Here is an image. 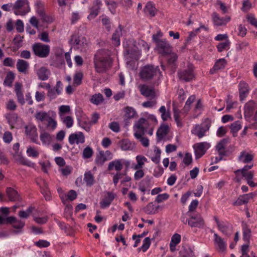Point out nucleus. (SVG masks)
Instances as JSON below:
<instances>
[{
    "instance_id": "f257e3e1",
    "label": "nucleus",
    "mask_w": 257,
    "mask_h": 257,
    "mask_svg": "<svg viewBox=\"0 0 257 257\" xmlns=\"http://www.w3.org/2000/svg\"><path fill=\"white\" fill-rule=\"evenodd\" d=\"M110 54L107 50L100 49L95 54L93 62L95 71L97 73H105L111 68L112 61Z\"/></svg>"
},
{
    "instance_id": "f03ea898",
    "label": "nucleus",
    "mask_w": 257,
    "mask_h": 257,
    "mask_svg": "<svg viewBox=\"0 0 257 257\" xmlns=\"http://www.w3.org/2000/svg\"><path fill=\"white\" fill-rule=\"evenodd\" d=\"M140 75L142 79L146 81L154 78L156 80L153 84L154 86L159 85L160 79L162 76L159 67L153 65L144 66L141 71Z\"/></svg>"
},
{
    "instance_id": "7ed1b4c3",
    "label": "nucleus",
    "mask_w": 257,
    "mask_h": 257,
    "mask_svg": "<svg viewBox=\"0 0 257 257\" xmlns=\"http://www.w3.org/2000/svg\"><path fill=\"white\" fill-rule=\"evenodd\" d=\"M229 143V139L224 138L217 144L215 149L219 156H228L234 151V147L233 145L228 146Z\"/></svg>"
},
{
    "instance_id": "20e7f679",
    "label": "nucleus",
    "mask_w": 257,
    "mask_h": 257,
    "mask_svg": "<svg viewBox=\"0 0 257 257\" xmlns=\"http://www.w3.org/2000/svg\"><path fill=\"white\" fill-rule=\"evenodd\" d=\"M188 216H189V219H186L185 220V218H183L182 219V221L184 223L186 224L187 223L191 227L202 228L204 227L205 224L204 220L200 214L190 213Z\"/></svg>"
},
{
    "instance_id": "39448f33",
    "label": "nucleus",
    "mask_w": 257,
    "mask_h": 257,
    "mask_svg": "<svg viewBox=\"0 0 257 257\" xmlns=\"http://www.w3.org/2000/svg\"><path fill=\"white\" fill-rule=\"evenodd\" d=\"M211 124V120L207 118L201 123L196 124L191 131L192 133L199 138H202L205 136V133L209 130Z\"/></svg>"
},
{
    "instance_id": "423d86ee",
    "label": "nucleus",
    "mask_w": 257,
    "mask_h": 257,
    "mask_svg": "<svg viewBox=\"0 0 257 257\" xmlns=\"http://www.w3.org/2000/svg\"><path fill=\"white\" fill-rule=\"evenodd\" d=\"M13 7L14 13L16 15L24 16L30 11L27 0H17Z\"/></svg>"
},
{
    "instance_id": "0eeeda50",
    "label": "nucleus",
    "mask_w": 257,
    "mask_h": 257,
    "mask_svg": "<svg viewBox=\"0 0 257 257\" xmlns=\"http://www.w3.org/2000/svg\"><path fill=\"white\" fill-rule=\"evenodd\" d=\"M32 50L36 56L40 58H45L50 53V47L41 43H35L32 46Z\"/></svg>"
},
{
    "instance_id": "6e6552de",
    "label": "nucleus",
    "mask_w": 257,
    "mask_h": 257,
    "mask_svg": "<svg viewBox=\"0 0 257 257\" xmlns=\"http://www.w3.org/2000/svg\"><path fill=\"white\" fill-rule=\"evenodd\" d=\"M177 76L181 81L185 82L191 81L194 77L193 66L189 64L187 68L178 70Z\"/></svg>"
},
{
    "instance_id": "1a4fd4ad",
    "label": "nucleus",
    "mask_w": 257,
    "mask_h": 257,
    "mask_svg": "<svg viewBox=\"0 0 257 257\" xmlns=\"http://www.w3.org/2000/svg\"><path fill=\"white\" fill-rule=\"evenodd\" d=\"M9 224H11L13 227L15 229L12 232L15 234L21 233L23 232V229L25 225V222L17 219L14 216L8 217Z\"/></svg>"
},
{
    "instance_id": "9d476101",
    "label": "nucleus",
    "mask_w": 257,
    "mask_h": 257,
    "mask_svg": "<svg viewBox=\"0 0 257 257\" xmlns=\"http://www.w3.org/2000/svg\"><path fill=\"white\" fill-rule=\"evenodd\" d=\"M149 126L150 123L148 120L143 117L140 118L134 126L135 133L145 134Z\"/></svg>"
},
{
    "instance_id": "9b49d317",
    "label": "nucleus",
    "mask_w": 257,
    "mask_h": 257,
    "mask_svg": "<svg viewBox=\"0 0 257 257\" xmlns=\"http://www.w3.org/2000/svg\"><path fill=\"white\" fill-rule=\"evenodd\" d=\"M156 49L158 53L162 56L168 55L171 54L172 51L171 46L166 39L159 41L158 44L156 45Z\"/></svg>"
},
{
    "instance_id": "f8f14e48",
    "label": "nucleus",
    "mask_w": 257,
    "mask_h": 257,
    "mask_svg": "<svg viewBox=\"0 0 257 257\" xmlns=\"http://www.w3.org/2000/svg\"><path fill=\"white\" fill-rule=\"evenodd\" d=\"M112 158V154L110 151L107 150L105 152L100 151L96 156L95 162L98 166H102L106 161L110 160Z\"/></svg>"
},
{
    "instance_id": "ddd939ff",
    "label": "nucleus",
    "mask_w": 257,
    "mask_h": 257,
    "mask_svg": "<svg viewBox=\"0 0 257 257\" xmlns=\"http://www.w3.org/2000/svg\"><path fill=\"white\" fill-rule=\"evenodd\" d=\"M210 147V144L207 142H201L195 144L193 148L195 151L196 158L197 159L201 158L205 154L207 150Z\"/></svg>"
},
{
    "instance_id": "4468645a",
    "label": "nucleus",
    "mask_w": 257,
    "mask_h": 257,
    "mask_svg": "<svg viewBox=\"0 0 257 257\" xmlns=\"http://www.w3.org/2000/svg\"><path fill=\"white\" fill-rule=\"evenodd\" d=\"M35 6L36 8L37 12L43 21L47 23H51L53 22V18L52 17L46 15L45 13L44 4L42 2L40 1H37L35 3Z\"/></svg>"
},
{
    "instance_id": "2eb2a0df",
    "label": "nucleus",
    "mask_w": 257,
    "mask_h": 257,
    "mask_svg": "<svg viewBox=\"0 0 257 257\" xmlns=\"http://www.w3.org/2000/svg\"><path fill=\"white\" fill-rule=\"evenodd\" d=\"M71 41L76 48L80 49L81 51L85 49L87 47L86 40L83 37L73 35L72 36Z\"/></svg>"
},
{
    "instance_id": "dca6fc26",
    "label": "nucleus",
    "mask_w": 257,
    "mask_h": 257,
    "mask_svg": "<svg viewBox=\"0 0 257 257\" xmlns=\"http://www.w3.org/2000/svg\"><path fill=\"white\" fill-rule=\"evenodd\" d=\"M116 195L112 192H106L100 202V207L104 209L108 207L114 200Z\"/></svg>"
},
{
    "instance_id": "f3484780",
    "label": "nucleus",
    "mask_w": 257,
    "mask_h": 257,
    "mask_svg": "<svg viewBox=\"0 0 257 257\" xmlns=\"http://www.w3.org/2000/svg\"><path fill=\"white\" fill-rule=\"evenodd\" d=\"M101 5V0H95L93 2V6L90 9V14L88 16V19L89 20H92L98 15Z\"/></svg>"
},
{
    "instance_id": "a211bd4d",
    "label": "nucleus",
    "mask_w": 257,
    "mask_h": 257,
    "mask_svg": "<svg viewBox=\"0 0 257 257\" xmlns=\"http://www.w3.org/2000/svg\"><path fill=\"white\" fill-rule=\"evenodd\" d=\"M69 143L71 145L83 144L85 142V137L83 133L79 132L77 133L71 134L68 139Z\"/></svg>"
},
{
    "instance_id": "6ab92c4d",
    "label": "nucleus",
    "mask_w": 257,
    "mask_h": 257,
    "mask_svg": "<svg viewBox=\"0 0 257 257\" xmlns=\"http://www.w3.org/2000/svg\"><path fill=\"white\" fill-rule=\"evenodd\" d=\"M25 133L29 136L31 141L36 144L38 141L37 130L35 126L33 125H27L25 127Z\"/></svg>"
},
{
    "instance_id": "aec40b11",
    "label": "nucleus",
    "mask_w": 257,
    "mask_h": 257,
    "mask_svg": "<svg viewBox=\"0 0 257 257\" xmlns=\"http://www.w3.org/2000/svg\"><path fill=\"white\" fill-rule=\"evenodd\" d=\"M37 184L39 185L41 192L44 195L46 200H50L51 199V193L48 188V184L47 182L43 179H41Z\"/></svg>"
},
{
    "instance_id": "412c9836",
    "label": "nucleus",
    "mask_w": 257,
    "mask_h": 257,
    "mask_svg": "<svg viewBox=\"0 0 257 257\" xmlns=\"http://www.w3.org/2000/svg\"><path fill=\"white\" fill-rule=\"evenodd\" d=\"M214 245L217 250L219 252H223L226 248V244L223 239L219 236L217 233L214 234Z\"/></svg>"
},
{
    "instance_id": "4be33fe9",
    "label": "nucleus",
    "mask_w": 257,
    "mask_h": 257,
    "mask_svg": "<svg viewBox=\"0 0 257 257\" xmlns=\"http://www.w3.org/2000/svg\"><path fill=\"white\" fill-rule=\"evenodd\" d=\"M140 92L141 94L146 97L154 99L156 96L154 88L147 85H143L140 87Z\"/></svg>"
},
{
    "instance_id": "5701e85b",
    "label": "nucleus",
    "mask_w": 257,
    "mask_h": 257,
    "mask_svg": "<svg viewBox=\"0 0 257 257\" xmlns=\"http://www.w3.org/2000/svg\"><path fill=\"white\" fill-rule=\"evenodd\" d=\"M143 11L146 16L152 18L155 16L157 10L152 2H149L146 4Z\"/></svg>"
},
{
    "instance_id": "b1692460",
    "label": "nucleus",
    "mask_w": 257,
    "mask_h": 257,
    "mask_svg": "<svg viewBox=\"0 0 257 257\" xmlns=\"http://www.w3.org/2000/svg\"><path fill=\"white\" fill-rule=\"evenodd\" d=\"M239 97L241 101L243 100L249 92L248 85L244 81H240L238 85Z\"/></svg>"
},
{
    "instance_id": "393cba45",
    "label": "nucleus",
    "mask_w": 257,
    "mask_h": 257,
    "mask_svg": "<svg viewBox=\"0 0 257 257\" xmlns=\"http://www.w3.org/2000/svg\"><path fill=\"white\" fill-rule=\"evenodd\" d=\"M256 107L255 102L250 100L247 102L244 105V116L250 117L251 116L254 112Z\"/></svg>"
},
{
    "instance_id": "a878e982",
    "label": "nucleus",
    "mask_w": 257,
    "mask_h": 257,
    "mask_svg": "<svg viewBox=\"0 0 257 257\" xmlns=\"http://www.w3.org/2000/svg\"><path fill=\"white\" fill-rule=\"evenodd\" d=\"M22 85L21 83L17 82L15 85V91L18 102L22 105L25 103V101L22 90Z\"/></svg>"
},
{
    "instance_id": "bb28decb",
    "label": "nucleus",
    "mask_w": 257,
    "mask_h": 257,
    "mask_svg": "<svg viewBox=\"0 0 257 257\" xmlns=\"http://www.w3.org/2000/svg\"><path fill=\"white\" fill-rule=\"evenodd\" d=\"M254 158L252 154H249L245 151L240 152L238 157V161L244 164L250 163L252 162Z\"/></svg>"
},
{
    "instance_id": "cd10ccee",
    "label": "nucleus",
    "mask_w": 257,
    "mask_h": 257,
    "mask_svg": "<svg viewBox=\"0 0 257 257\" xmlns=\"http://www.w3.org/2000/svg\"><path fill=\"white\" fill-rule=\"evenodd\" d=\"M226 64V61L225 59H219L215 63L213 67L210 70V74H214L218 70L224 69Z\"/></svg>"
},
{
    "instance_id": "c85d7f7f",
    "label": "nucleus",
    "mask_w": 257,
    "mask_h": 257,
    "mask_svg": "<svg viewBox=\"0 0 257 257\" xmlns=\"http://www.w3.org/2000/svg\"><path fill=\"white\" fill-rule=\"evenodd\" d=\"M122 28L121 25H119L117 29H116L113 34L112 36V43L115 46H118L120 45V38L122 36Z\"/></svg>"
},
{
    "instance_id": "c756f323",
    "label": "nucleus",
    "mask_w": 257,
    "mask_h": 257,
    "mask_svg": "<svg viewBox=\"0 0 257 257\" xmlns=\"http://www.w3.org/2000/svg\"><path fill=\"white\" fill-rule=\"evenodd\" d=\"M254 197V194L252 193L245 194L243 195H240L238 197L237 200L233 203L234 205H241L244 204L248 203L249 199Z\"/></svg>"
},
{
    "instance_id": "7c9ffc66",
    "label": "nucleus",
    "mask_w": 257,
    "mask_h": 257,
    "mask_svg": "<svg viewBox=\"0 0 257 257\" xmlns=\"http://www.w3.org/2000/svg\"><path fill=\"white\" fill-rule=\"evenodd\" d=\"M169 127L168 125L163 124L158 128L157 132L158 142L161 141L163 138L167 135L169 132Z\"/></svg>"
},
{
    "instance_id": "2f4dec72",
    "label": "nucleus",
    "mask_w": 257,
    "mask_h": 257,
    "mask_svg": "<svg viewBox=\"0 0 257 257\" xmlns=\"http://www.w3.org/2000/svg\"><path fill=\"white\" fill-rule=\"evenodd\" d=\"M212 19L214 24L217 26L225 25L230 20V17L225 19L219 17L218 14L216 12L212 14Z\"/></svg>"
},
{
    "instance_id": "473e14b6",
    "label": "nucleus",
    "mask_w": 257,
    "mask_h": 257,
    "mask_svg": "<svg viewBox=\"0 0 257 257\" xmlns=\"http://www.w3.org/2000/svg\"><path fill=\"white\" fill-rule=\"evenodd\" d=\"M116 171H120L122 168V159L114 160L110 162L108 165V170L111 171L113 169Z\"/></svg>"
},
{
    "instance_id": "72a5a7b5",
    "label": "nucleus",
    "mask_w": 257,
    "mask_h": 257,
    "mask_svg": "<svg viewBox=\"0 0 257 257\" xmlns=\"http://www.w3.org/2000/svg\"><path fill=\"white\" fill-rule=\"evenodd\" d=\"M241 175L247 182V184L251 187L257 186V183H254L252 179L253 178L254 173L253 171L241 173Z\"/></svg>"
},
{
    "instance_id": "f704fd0d",
    "label": "nucleus",
    "mask_w": 257,
    "mask_h": 257,
    "mask_svg": "<svg viewBox=\"0 0 257 257\" xmlns=\"http://www.w3.org/2000/svg\"><path fill=\"white\" fill-rule=\"evenodd\" d=\"M7 195L11 201L19 200L20 196L18 192L12 187H8L6 189Z\"/></svg>"
},
{
    "instance_id": "c9c22d12",
    "label": "nucleus",
    "mask_w": 257,
    "mask_h": 257,
    "mask_svg": "<svg viewBox=\"0 0 257 257\" xmlns=\"http://www.w3.org/2000/svg\"><path fill=\"white\" fill-rule=\"evenodd\" d=\"M38 78L41 80H46L50 74V71L45 67H42L37 71Z\"/></svg>"
},
{
    "instance_id": "e433bc0d",
    "label": "nucleus",
    "mask_w": 257,
    "mask_h": 257,
    "mask_svg": "<svg viewBox=\"0 0 257 257\" xmlns=\"http://www.w3.org/2000/svg\"><path fill=\"white\" fill-rule=\"evenodd\" d=\"M160 206H155L153 202H150L143 208L144 212L147 214H155L158 212Z\"/></svg>"
},
{
    "instance_id": "4c0bfd02",
    "label": "nucleus",
    "mask_w": 257,
    "mask_h": 257,
    "mask_svg": "<svg viewBox=\"0 0 257 257\" xmlns=\"http://www.w3.org/2000/svg\"><path fill=\"white\" fill-rule=\"evenodd\" d=\"M218 229L221 231L224 234L229 236L232 232V226L229 223H225L223 222L218 226Z\"/></svg>"
},
{
    "instance_id": "58836bf2",
    "label": "nucleus",
    "mask_w": 257,
    "mask_h": 257,
    "mask_svg": "<svg viewBox=\"0 0 257 257\" xmlns=\"http://www.w3.org/2000/svg\"><path fill=\"white\" fill-rule=\"evenodd\" d=\"M29 66L28 62L23 59H19L17 61V68L20 72L26 74Z\"/></svg>"
},
{
    "instance_id": "ea45409f",
    "label": "nucleus",
    "mask_w": 257,
    "mask_h": 257,
    "mask_svg": "<svg viewBox=\"0 0 257 257\" xmlns=\"http://www.w3.org/2000/svg\"><path fill=\"white\" fill-rule=\"evenodd\" d=\"M83 180L85 182L86 186L88 187H91L94 184V177L90 171L85 173Z\"/></svg>"
},
{
    "instance_id": "a19ab883",
    "label": "nucleus",
    "mask_w": 257,
    "mask_h": 257,
    "mask_svg": "<svg viewBox=\"0 0 257 257\" xmlns=\"http://www.w3.org/2000/svg\"><path fill=\"white\" fill-rule=\"evenodd\" d=\"M6 117L11 128H14L18 121V114L16 113H9L6 114Z\"/></svg>"
},
{
    "instance_id": "79ce46f5",
    "label": "nucleus",
    "mask_w": 257,
    "mask_h": 257,
    "mask_svg": "<svg viewBox=\"0 0 257 257\" xmlns=\"http://www.w3.org/2000/svg\"><path fill=\"white\" fill-rule=\"evenodd\" d=\"M40 139L42 144L45 145H48L52 141V137L46 132H43L40 135Z\"/></svg>"
},
{
    "instance_id": "37998d69",
    "label": "nucleus",
    "mask_w": 257,
    "mask_h": 257,
    "mask_svg": "<svg viewBox=\"0 0 257 257\" xmlns=\"http://www.w3.org/2000/svg\"><path fill=\"white\" fill-rule=\"evenodd\" d=\"M50 115L45 111H37L35 114V117L37 121L44 122L46 121Z\"/></svg>"
},
{
    "instance_id": "c03bdc74",
    "label": "nucleus",
    "mask_w": 257,
    "mask_h": 257,
    "mask_svg": "<svg viewBox=\"0 0 257 257\" xmlns=\"http://www.w3.org/2000/svg\"><path fill=\"white\" fill-rule=\"evenodd\" d=\"M136 160L137 164H136L134 167L135 170L142 169L145 163L147 162L148 161L147 159L145 156L142 155L137 156L136 157Z\"/></svg>"
},
{
    "instance_id": "a18cd8bd",
    "label": "nucleus",
    "mask_w": 257,
    "mask_h": 257,
    "mask_svg": "<svg viewBox=\"0 0 257 257\" xmlns=\"http://www.w3.org/2000/svg\"><path fill=\"white\" fill-rule=\"evenodd\" d=\"M145 134L139 133H134L135 138L138 140L145 147H148L149 146V140L147 138L144 137Z\"/></svg>"
},
{
    "instance_id": "49530a36",
    "label": "nucleus",
    "mask_w": 257,
    "mask_h": 257,
    "mask_svg": "<svg viewBox=\"0 0 257 257\" xmlns=\"http://www.w3.org/2000/svg\"><path fill=\"white\" fill-rule=\"evenodd\" d=\"M104 100L103 96L100 93L95 94L92 95L91 99L90 102L95 105H99L102 103Z\"/></svg>"
},
{
    "instance_id": "de8ad7c7",
    "label": "nucleus",
    "mask_w": 257,
    "mask_h": 257,
    "mask_svg": "<svg viewBox=\"0 0 257 257\" xmlns=\"http://www.w3.org/2000/svg\"><path fill=\"white\" fill-rule=\"evenodd\" d=\"M46 84V88L48 90L47 93L48 97L51 99H55L57 95V92L56 91L54 88H51V86L49 83H44Z\"/></svg>"
},
{
    "instance_id": "09e8293b",
    "label": "nucleus",
    "mask_w": 257,
    "mask_h": 257,
    "mask_svg": "<svg viewBox=\"0 0 257 257\" xmlns=\"http://www.w3.org/2000/svg\"><path fill=\"white\" fill-rule=\"evenodd\" d=\"M14 79V74L11 71L8 72L4 80V85L9 87H11Z\"/></svg>"
},
{
    "instance_id": "8fccbe9b",
    "label": "nucleus",
    "mask_w": 257,
    "mask_h": 257,
    "mask_svg": "<svg viewBox=\"0 0 257 257\" xmlns=\"http://www.w3.org/2000/svg\"><path fill=\"white\" fill-rule=\"evenodd\" d=\"M105 3L107 6L110 12L112 14H114L116 12V9L117 7V3L112 0H105Z\"/></svg>"
},
{
    "instance_id": "3c124183",
    "label": "nucleus",
    "mask_w": 257,
    "mask_h": 257,
    "mask_svg": "<svg viewBox=\"0 0 257 257\" xmlns=\"http://www.w3.org/2000/svg\"><path fill=\"white\" fill-rule=\"evenodd\" d=\"M124 111H125V114L124 116L125 117L127 118H133L135 114H136V111L132 107L127 106L124 108Z\"/></svg>"
},
{
    "instance_id": "603ef678",
    "label": "nucleus",
    "mask_w": 257,
    "mask_h": 257,
    "mask_svg": "<svg viewBox=\"0 0 257 257\" xmlns=\"http://www.w3.org/2000/svg\"><path fill=\"white\" fill-rule=\"evenodd\" d=\"M230 42L226 40L224 42L220 43L217 45V50L219 52H222L224 50H228L229 48Z\"/></svg>"
},
{
    "instance_id": "864d4df0",
    "label": "nucleus",
    "mask_w": 257,
    "mask_h": 257,
    "mask_svg": "<svg viewBox=\"0 0 257 257\" xmlns=\"http://www.w3.org/2000/svg\"><path fill=\"white\" fill-rule=\"evenodd\" d=\"M94 153L93 149L89 146L85 148L83 151L82 157L83 159L90 158Z\"/></svg>"
},
{
    "instance_id": "5fc2aeb1",
    "label": "nucleus",
    "mask_w": 257,
    "mask_h": 257,
    "mask_svg": "<svg viewBox=\"0 0 257 257\" xmlns=\"http://www.w3.org/2000/svg\"><path fill=\"white\" fill-rule=\"evenodd\" d=\"M159 111L161 113V117L164 121H166L168 118H171L170 113L169 111H166L165 106H162L159 109Z\"/></svg>"
},
{
    "instance_id": "6e6d98bb",
    "label": "nucleus",
    "mask_w": 257,
    "mask_h": 257,
    "mask_svg": "<svg viewBox=\"0 0 257 257\" xmlns=\"http://www.w3.org/2000/svg\"><path fill=\"white\" fill-rule=\"evenodd\" d=\"M250 229L246 226L243 227V239L247 243H249V238L250 236Z\"/></svg>"
},
{
    "instance_id": "4d7b16f0",
    "label": "nucleus",
    "mask_w": 257,
    "mask_h": 257,
    "mask_svg": "<svg viewBox=\"0 0 257 257\" xmlns=\"http://www.w3.org/2000/svg\"><path fill=\"white\" fill-rule=\"evenodd\" d=\"M46 121L47 122L46 126L48 129L54 131L56 128L57 124V122L51 116H50Z\"/></svg>"
},
{
    "instance_id": "13d9d810",
    "label": "nucleus",
    "mask_w": 257,
    "mask_h": 257,
    "mask_svg": "<svg viewBox=\"0 0 257 257\" xmlns=\"http://www.w3.org/2000/svg\"><path fill=\"white\" fill-rule=\"evenodd\" d=\"M193 251L190 248H185L179 252L180 257H193Z\"/></svg>"
},
{
    "instance_id": "bf43d9fd",
    "label": "nucleus",
    "mask_w": 257,
    "mask_h": 257,
    "mask_svg": "<svg viewBox=\"0 0 257 257\" xmlns=\"http://www.w3.org/2000/svg\"><path fill=\"white\" fill-rule=\"evenodd\" d=\"M174 111V117L175 120V122L177 123V125L179 127H181L182 126V123L181 119L180 118V111L178 109L174 107L173 108Z\"/></svg>"
},
{
    "instance_id": "052dcab7",
    "label": "nucleus",
    "mask_w": 257,
    "mask_h": 257,
    "mask_svg": "<svg viewBox=\"0 0 257 257\" xmlns=\"http://www.w3.org/2000/svg\"><path fill=\"white\" fill-rule=\"evenodd\" d=\"M120 147L121 149L124 151L130 150L133 149L131 142L127 139L122 140L121 141Z\"/></svg>"
},
{
    "instance_id": "680f3d73",
    "label": "nucleus",
    "mask_w": 257,
    "mask_h": 257,
    "mask_svg": "<svg viewBox=\"0 0 257 257\" xmlns=\"http://www.w3.org/2000/svg\"><path fill=\"white\" fill-rule=\"evenodd\" d=\"M126 52L131 55L132 58L135 59H138L139 56L141 55V52L137 48H134L133 50L128 48L126 49Z\"/></svg>"
},
{
    "instance_id": "e2e57ef3",
    "label": "nucleus",
    "mask_w": 257,
    "mask_h": 257,
    "mask_svg": "<svg viewBox=\"0 0 257 257\" xmlns=\"http://www.w3.org/2000/svg\"><path fill=\"white\" fill-rule=\"evenodd\" d=\"M23 39L24 37L23 36H21L20 35H17L15 37L13 40V43L18 49L22 47Z\"/></svg>"
},
{
    "instance_id": "0e129e2a",
    "label": "nucleus",
    "mask_w": 257,
    "mask_h": 257,
    "mask_svg": "<svg viewBox=\"0 0 257 257\" xmlns=\"http://www.w3.org/2000/svg\"><path fill=\"white\" fill-rule=\"evenodd\" d=\"M27 153L29 157L37 158L39 156V152L33 147H29L27 150Z\"/></svg>"
},
{
    "instance_id": "69168bd1",
    "label": "nucleus",
    "mask_w": 257,
    "mask_h": 257,
    "mask_svg": "<svg viewBox=\"0 0 257 257\" xmlns=\"http://www.w3.org/2000/svg\"><path fill=\"white\" fill-rule=\"evenodd\" d=\"M83 78V74L82 72L76 73L73 78V82L76 85H79L82 83V79Z\"/></svg>"
},
{
    "instance_id": "338daca9",
    "label": "nucleus",
    "mask_w": 257,
    "mask_h": 257,
    "mask_svg": "<svg viewBox=\"0 0 257 257\" xmlns=\"http://www.w3.org/2000/svg\"><path fill=\"white\" fill-rule=\"evenodd\" d=\"M151 244V239L149 237H146L143 242V245L141 246L142 250L146 252L149 248Z\"/></svg>"
},
{
    "instance_id": "774afa93",
    "label": "nucleus",
    "mask_w": 257,
    "mask_h": 257,
    "mask_svg": "<svg viewBox=\"0 0 257 257\" xmlns=\"http://www.w3.org/2000/svg\"><path fill=\"white\" fill-rule=\"evenodd\" d=\"M246 19L250 24L257 28V19L255 18L253 15H248L246 17Z\"/></svg>"
}]
</instances>
